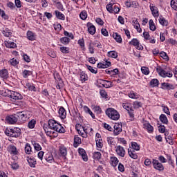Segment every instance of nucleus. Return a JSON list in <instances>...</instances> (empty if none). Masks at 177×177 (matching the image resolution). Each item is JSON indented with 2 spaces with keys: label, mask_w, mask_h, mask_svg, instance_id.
<instances>
[{
  "label": "nucleus",
  "mask_w": 177,
  "mask_h": 177,
  "mask_svg": "<svg viewBox=\"0 0 177 177\" xmlns=\"http://www.w3.org/2000/svg\"><path fill=\"white\" fill-rule=\"evenodd\" d=\"M48 125L44 124L43 128L46 135L49 136V138H51V139L57 138L59 135L57 132L59 133H64L66 132L64 127L53 119H50L48 120Z\"/></svg>",
  "instance_id": "1"
},
{
  "label": "nucleus",
  "mask_w": 177,
  "mask_h": 177,
  "mask_svg": "<svg viewBox=\"0 0 177 177\" xmlns=\"http://www.w3.org/2000/svg\"><path fill=\"white\" fill-rule=\"evenodd\" d=\"M156 72L162 78H172L174 77L172 69L169 67L158 66L156 67Z\"/></svg>",
  "instance_id": "2"
},
{
  "label": "nucleus",
  "mask_w": 177,
  "mask_h": 177,
  "mask_svg": "<svg viewBox=\"0 0 177 177\" xmlns=\"http://www.w3.org/2000/svg\"><path fill=\"white\" fill-rule=\"evenodd\" d=\"M32 116V113L30 111H23L17 113V117L21 124H25L27 122L28 120H30Z\"/></svg>",
  "instance_id": "3"
},
{
  "label": "nucleus",
  "mask_w": 177,
  "mask_h": 177,
  "mask_svg": "<svg viewBox=\"0 0 177 177\" xmlns=\"http://www.w3.org/2000/svg\"><path fill=\"white\" fill-rule=\"evenodd\" d=\"M5 133L11 138H19L21 135V129L19 127H8L6 129Z\"/></svg>",
  "instance_id": "4"
},
{
  "label": "nucleus",
  "mask_w": 177,
  "mask_h": 177,
  "mask_svg": "<svg viewBox=\"0 0 177 177\" xmlns=\"http://www.w3.org/2000/svg\"><path fill=\"white\" fill-rule=\"evenodd\" d=\"M105 114L110 118V120H113V121H118V120H120V113L114 108H108L105 111Z\"/></svg>",
  "instance_id": "5"
},
{
  "label": "nucleus",
  "mask_w": 177,
  "mask_h": 177,
  "mask_svg": "<svg viewBox=\"0 0 177 177\" xmlns=\"http://www.w3.org/2000/svg\"><path fill=\"white\" fill-rule=\"evenodd\" d=\"M122 106L124 110L128 111L129 115L130 118H133L135 117V113H133V108H132V103L129 102V101H124Z\"/></svg>",
  "instance_id": "6"
},
{
  "label": "nucleus",
  "mask_w": 177,
  "mask_h": 177,
  "mask_svg": "<svg viewBox=\"0 0 177 177\" xmlns=\"http://www.w3.org/2000/svg\"><path fill=\"white\" fill-rule=\"evenodd\" d=\"M7 151L12 156V157H17V156L20 154V150H19L17 147L13 144L8 145Z\"/></svg>",
  "instance_id": "7"
},
{
  "label": "nucleus",
  "mask_w": 177,
  "mask_h": 177,
  "mask_svg": "<svg viewBox=\"0 0 177 177\" xmlns=\"http://www.w3.org/2000/svg\"><path fill=\"white\" fill-rule=\"evenodd\" d=\"M152 165H153V168L156 171H158L159 172H162V171L165 169L164 165H162V163L160 162V160L157 159L152 160Z\"/></svg>",
  "instance_id": "8"
},
{
  "label": "nucleus",
  "mask_w": 177,
  "mask_h": 177,
  "mask_svg": "<svg viewBox=\"0 0 177 177\" xmlns=\"http://www.w3.org/2000/svg\"><path fill=\"white\" fill-rule=\"evenodd\" d=\"M19 118L16 117V114L14 115H8L6 117L5 121L6 124L9 125H15L16 122H17Z\"/></svg>",
  "instance_id": "9"
},
{
  "label": "nucleus",
  "mask_w": 177,
  "mask_h": 177,
  "mask_svg": "<svg viewBox=\"0 0 177 177\" xmlns=\"http://www.w3.org/2000/svg\"><path fill=\"white\" fill-rule=\"evenodd\" d=\"M7 92H8V97H10V99H13L14 100H21V99H23V96L19 92L10 90H7Z\"/></svg>",
  "instance_id": "10"
},
{
  "label": "nucleus",
  "mask_w": 177,
  "mask_h": 177,
  "mask_svg": "<svg viewBox=\"0 0 177 177\" xmlns=\"http://www.w3.org/2000/svg\"><path fill=\"white\" fill-rule=\"evenodd\" d=\"M88 135L92 136L93 135V129L91 127V126H84L83 129V133H82V138L86 139L88 138Z\"/></svg>",
  "instance_id": "11"
},
{
  "label": "nucleus",
  "mask_w": 177,
  "mask_h": 177,
  "mask_svg": "<svg viewBox=\"0 0 177 177\" xmlns=\"http://www.w3.org/2000/svg\"><path fill=\"white\" fill-rule=\"evenodd\" d=\"M115 151L117 156H118V157H122V158H124V157H125V155L127 154L125 148H124L121 145H117L115 147Z\"/></svg>",
  "instance_id": "12"
},
{
  "label": "nucleus",
  "mask_w": 177,
  "mask_h": 177,
  "mask_svg": "<svg viewBox=\"0 0 177 177\" xmlns=\"http://www.w3.org/2000/svg\"><path fill=\"white\" fill-rule=\"evenodd\" d=\"M129 45H131L132 46L136 47V49L138 50H143V46L140 44V41H139V39L136 38H133L129 42Z\"/></svg>",
  "instance_id": "13"
},
{
  "label": "nucleus",
  "mask_w": 177,
  "mask_h": 177,
  "mask_svg": "<svg viewBox=\"0 0 177 177\" xmlns=\"http://www.w3.org/2000/svg\"><path fill=\"white\" fill-rule=\"evenodd\" d=\"M142 35L146 42H149V44H156V39L153 36L151 37L150 33H149V32L145 31Z\"/></svg>",
  "instance_id": "14"
},
{
  "label": "nucleus",
  "mask_w": 177,
  "mask_h": 177,
  "mask_svg": "<svg viewBox=\"0 0 177 177\" xmlns=\"http://www.w3.org/2000/svg\"><path fill=\"white\" fill-rule=\"evenodd\" d=\"M149 9L151 12L152 16L155 19H157V17L160 16V10H158V8H157V6H155L153 3H150Z\"/></svg>",
  "instance_id": "15"
},
{
  "label": "nucleus",
  "mask_w": 177,
  "mask_h": 177,
  "mask_svg": "<svg viewBox=\"0 0 177 177\" xmlns=\"http://www.w3.org/2000/svg\"><path fill=\"white\" fill-rule=\"evenodd\" d=\"M142 125L144 129H146L149 133H153L154 132V127L148 121L143 120Z\"/></svg>",
  "instance_id": "16"
},
{
  "label": "nucleus",
  "mask_w": 177,
  "mask_h": 177,
  "mask_svg": "<svg viewBox=\"0 0 177 177\" xmlns=\"http://www.w3.org/2000/svg\"><path fill=\"white\" fill-rule=\"evenodd\" d=\"M111 66V62L109 59H104L102 62H100L97 64L98 68H109Z\"/></svg>",
  "instance_id": "17"
},
{
  "label": "nucleus",
  "mask_w": 177,
  "mask_h": 177,
  "mask_svg": "<svg viewBox=\"0 0 177 177\" xmlns=\"http://www.w3.org/2000/svg\"><path fill=\"white\" fill-rule=\"evenodd\" d=\"M86 27L88 34L91 35H95V34H96V27L94 26L93 24L88 22L86 24Z\"/></svg>",
  "instance_id": "18"
},
{
  "label": "nucleus",
  "mask_w": 177,
  "mask_h": 177,
  "mask_svg": "<svg viewBox=\"0 0 177 177\" xmlns=\"http://www.w3.org/2000/svg\"><path fill=\"white\" fill-rule=\"evenodd\" d=\"M113 129V133L115 136H117V135H120L122 132V124L121 123H115Z\"/></svg>",
  "instance_id": "19"
},
{
  "label": "nucleus",
  "mask_w": 177,
  "mask_h": 177,
  "mask_svg": "<svg viewBox=\"0 0 177 177\" xmlns=\"http://www.w3.org/2000/svg\"><path fill=\"white\" fill-rule=\"evenodd\" d=\"M59 117H60L61 120H65L67 117V111L64 109V107L61 106L58 111Z\"/></svg>",
  "instance_id": "20"
},
{
  "label": "nucleus",
  "mask_w": 177,
  "mask_h": 177,
  "mask_svg": "<svg viewBox=\"0 0 177 177\" xmlns=\"http://www.w3.org/2000/svg\"><path fill=\"white\" fill-rule=\"evenodd\" d=\"M44 159L49 164H52V162H55V158H53V154H52V153L50 152H48L47 153H46L44 156Z\"/></svg>",
  "instance_id": "21"
},
{
  "label": "nucleus",
  "mask_w": 177,
  "mask_h": 177,
  "mask_svg": "<svg viewBox=\"0 0 177 177\" xmlns=\"http://www.w3.org/2000/svg\"><path fill=\"white\" fill-rule=\"evenodd\" d=\"M78 153L80 156H81L83 160H84L85 162L88 161V155L86 154V151H85V149L82 148H79Z\"/></svg>",
  "instance_id": "22"
},
{
  "label": "nucleus",
  "mask_w": 177,
  "mask_h": 177,
  "mask_svg": "<svg viewBox=\"0 0 177 177\" xmlns=\"http://www.w3.org/2000/svg\"><path fill=\"white\" fill-rule=\"evenodd\" d=\"M4 45L6 48H8L9 49H15V48H17V44L12 41H5Z\"/></svg>",
  "instance_id": "23"
},
{
  "label": "nucleus",
  "mask_w": 177,
  "mask_h": 177,
  "mask_svg": "<svg viewBox=\"0 0 177 177\" xmlns=\"http://www.w3.org/2000/svg\"><path fill=\"white\" fill-rule=\"evenodd\" d=\"M27 161L31 168H35V165H37V160H35L34 157H27Z\"/></svg>",
  "instance_id": "24"
},
{
  "label": "nucleus",
  "mask_w": 177,
  "mask_h": 177,
  "mask_svg": "<svg viewBox=\"0 0 177 177\" xmlns=\"http://www.w3.org/2000/svg\"><path fill=\"white\" fill-rule=\"evenodd\" d=\"M109 162L112 167H117V165H118V162H120V160L116 156H111Z\"/></svg>",
  "instance_id": "25"
},
{
  "label": "nucleus",
  "mask_w": 177,
  "mask_h": 177,
  "mask_svg": "<svg viewBox=\"0 0 177 177\" xmlns=\"http://www.w3.org/2000/svg\"><path fill=\"white\" fill-rule=\"evenodd\" d=\"M129 156L133 160H138V153L133 149L129 148L127 149Z\"/></svg>",
  "instance_id": "26"
},
{
  "label": "nucleus",
  "mask_w": 177,
  "mask_h": 177,
  "mask_svg": "<svg viewBox=\"0 0 177 177\" xmlns=\"http://www.w3.org/2000/svg\"><path fill=\"white\" fill-rule=\"evenodd\" d=\"M162 89H167L168 91H171V89H175V86L174 84L163 82L161 84Z\"/></svg>",
  "instance_id": "27"
},
{
  "label": "nucleus",
  "mask_w": 177,
  "mask_h": 177,
  "mask_svg": "<svg viewBox=\"0 0 177 177\" xmlns=\"http://www.w3.org/2000/svg\"><path fill=\"white\" fill-rule=\"evenodd\" d=\"M0 77L3 80H8L9 77V72L8 71V69L4 68L0 70Z\"/></svg>",
  "instance_id": "28"
},
{
  "label": "nucleus",
  "mask_w": 177,
  "mask_h": 177,
  "mask_svg": "<svg viewBox=\"0 0 177 177\" xmlns=\"http://www.w3.org/2000/svg\"><path fill=\"white\" fill-rule=\"evenodd\" d=\"M59 151L62 157H66V156H67V148L64 145L59 147Z\"/></svg>",
  "instance_id": "29"
},
{
  "label": "nucleus",
  "mask_w": 177,
  "mask_h": 177,
  "mask_svg": "<svg viewBox=\"0 0 177 177\" xmlns=\"http://www.w3.org/2000/svg\"><path fill=\"white\" fill-rule=\"evenodd\" d=\"M112 37L118 44H122V37H121L120 34L118 32H113Z\"/></svg>",
  "instance_id": "30"
},
{
  "label": "nucleus",
  "mask_w": 177,
  "mask_h": 177,
  "mask_svg": "<svg viewBox=\"0 0 177 177\" xmlns=\"http://www.w3.org/2000/svg\"><path fill=\"white\" fill-rule=\"evenodd\" d=\"M128 96L130 99H134V100H138L139 99V97H140V95L138 94V93L133 91H131L129 93H128Z\"/></svg>",
  "instance_id": "31"
},
{
  "label": "nucleus",
  "mask_w": 177,
  "mask_h": 177,
  "mask_svg": "<svg viewBox=\"0 0 177 177\" xmlns=\"http://www.w3.org/2000/svg\"><path fill=\"white\" fill-rule=\"evenodd\" d=\"M108 57H111V59H117L118 57V52L115 50L109 51L106 54Z\"/></svg>",
  "instance_id": "32"
},
{
  "label": "nucleus",
  "mask_w": 177,
  "mask_h": 177,
  "mask_svg": "<svg viewBox=\"0 0 177 177\" xmlns=\"http://www.w3.org/2000/svg\"><path fill=\"white\" fill-rule=\"evenodd\" d=\"M82 143V140H81V138H80V136L77 135L75 136L73 142L74 147H78V146H80Z\"/></svg>",
  "instance_id": "33"
},
{
  "label": "nucleus",
  "mask_w": 177,
  "mask_h": 177,
  "mask_svg": "<svg viewBox=\"0 0 177 177\" xmlns=\"http://www.w3.org/2000/svg\"><path fill=\"white\" fill-rule=\"evenodd\" d=\"M131 147H130V149L131 150H134L135 151H139L140 150V145H139L136 142H131Z\"/></svg>",
  "instance_id": "34"
},
{
  "label": "nucleus",
  "mask_w": 177,
  "mask_h": 177,
  "mask_svg": "<svg viewBox=\"0 0 177 177\" xmlns=\"http://www.w3.org/2000/svg\"><path fill=\"white\" fill-rule=\"evenodd\" d=\"M158 21L161 26H168V21L165 19V18L163 17L162 15L159 16Z\"/></svg>",
  "instance_id": "35"
},
{
  "label": "nucleus",
  "mask_w": 177,
  "mask_h": 177,
  "mask_svg": "<svg viewBox=\"0 0 177 177\" xmlns=\"http://www.w3.org/2000/svg\"><path fill=\"white\" fill-rule=\"evenodd\" d=\"M55 16L59 20H66V16L59 10L55 11Z\"/></svg>",
  "instance_id": "36"
},
{
  "label": "nucleus",
  "mask_w": 177,
  "mask_h": 177,
  "mask_svg": "<svg viewBox=\"0 0 177 177\" xmlns=\"http://www.w3.org/2000/svg\"><path fill=\"white\" fill-rule=\"evenodd\" d=\"M84 127L81 125L80 124H77L75 125V129L78 132V134L80 136H82V133L84 132Z\"/></svg>",
  "instance_id": "37"
},
{
  "label": "nucleus",
  "mask_w": 177,
  "mask_h": 177,
  "mask_svg": "<svg viewBox=\"0 0 177 177\" xmlns=\"http://www.w3.org/2000/svg\"><path fill=\"white\" fill-rule=\"evenodd\" d=\"M159 120L162 124L168 125V118H167V115H165V114H161L159 117Z\"/></svg>",
  "instance_id": "38"
},
{
  "label": "nucleus",
  "mask_w": 177,
  "mask_h": 177,
  "mask_svg": "<svg viewBox=\"0 0 177 177\" xmlns=\"http://www.w3.org/2000/svg\"><path fill=\"white\" fill-rule=\"evenodd\" d=\"M149 30L151 31H156L157 30V26H156V24L154 23V21L153 19H149Z\"/></svg>",
  "instance_id": "39"
},
{
  "label": "nucleus",
  "mask_w": 177,
  "mask_h": 177,
  "mask_svg": "<svg viewBox=\"0 0 177 177\" xmlns=\"http://www.w3.org/2000/svg\"><path fill=\"white\" fill-rule=\"evenodd\" d=\"M35 125H37V120L32 119L28 123V128H29V129H34L35 128Z\"/></svg>",
  "instance_id": "40"
},
{
  "label": "nucleus",
  "mask_w": 177,
  "mask_h": 177,
  "mask_svg": "<svg viewBox=\"0 0 177 177\" xmlns=\"http://www.w3.org/2000/svg\"><path fill=\"white\" fill-rule=\"evenodd\" d=\"M25 153L26 154H32V148H31V145L29 143H26L25 145Z\"/></svg>",
  "instance_id": "41"
},
{
  "label": "nucleus",
  "mask_w": 177,
  "mask_h": 177,
  "mask_svg": "<svg viewBox=\"0 0 177 177\" xmlns=\"http://www.w3.org/2000/svg\"><path fill=\"white\" fill-rule=\"evenodd\" d=\"M2 34L4 37H9L12 35V30L9 28H6L3 31Z\"/></svg>",
  "instance_id": "42"
},
{
  "label": "nucleus",
  "mask_w": 177,
  "mask_h": 177,
  "mask_svg": "<svg viewBox=\"0 0 177 177\" xmlns=\"http://www.w3.org/2000/svg\"><path fill=\"white\" fill-rule=\"evenodd\" d=\"M150 86H152V88H156L160 85V81L158 80V79H152L150 81Z\"/></svg>",
  "instance_id": "43"
},
{
  "label": "nucleus",
  "mask_w": 177,
  "mask_h": 177,
  "mask_svg": "<svg viewBox=\"0 0 177 177\" xmlns=\"http://www.w3.org/2000/svg\"><path fill=\"white\" fill-rule=\"evenodd\" d=\"M80 75V80L82 82V84H84L85 81H88V75H86V73H85L84 72H81Z\"/></svg>",
  "instance_id": "44"
},
{
  "label": "nucleus",
  "mask_w": 177,
  "mask_h": 177,
  "mask_svg": "<svg viewBox=\"0 0 177 177\" xmlns=\"http://www.w3.org/2000/svg\"><path fill=\"white\" fill-rule=\"evenodd\" d=\"M27 38L29 39V41H35V34L31 31H28Z\"/></svg>",
  "instance_id": "45"
},
{
  "label": "nucleus",
  "mask_w": 177,
  "mask_h": 177,
  "mask_svg": "<svg viewBox=\"0 0 177 177\" xmlns=\"http://www.w3.org/2000/svg\"><path fill=\"white\" fill-rule=\"evenodd\" d=\"M22 75L24 78H28L30 75H32V71L25 69L22 72Z\"/></svg>",
  "instance_id": "46"
},
{
  "label": "nucleus",
  "mask_w": 177,
  "mask_h": 177,
  "mask_svg": "<svg viewBox=\"0 0 177 177\" xmlns=\"http://www.w3.org/2000/svg\"><path fill=\"white\" fill-rule=\"evenodd\" d=\"M97 150H100L103 147V139L95 140Z\"/></svg>",
  "instance_id": "47"
},
{
  "label": "nucleus",
  "mask_w": 177,
  "mask_h": 177,
  "mask_svg": "<svg viewBox=\"0 0 177 177\" xmlns=\"http://www.w3.org/2000/svg\"><path fill=\"white\" fill-rule=\"evenodd\" d=\"M77 44L82 50H85V40L84 38L80 39L77 41Z\"/></svg>",
  "instance_id": "48"
},
{
  "label": "nucleus",
  "mask_w": 177,
  "mask_h": 177,
  "mask_svg": "<svg viewBox=\"0 0 177 177\" xmlns=\"http://www.w3.org/2000/svg\"><path fill=\"white\" fill-rule=\"evenodd\" d=\"M159 56L160 57H162V59H163V60H165L166 62H168V60H169V57H168V55L167 54V53H165L164 51H161L159 53Z\"/></svg>",
  "instance_id": "49"
},
{
  "label": "nucleus",
  "mask_w": 177,
  "mask_h": 177,
  "mask_svg": "<svg viewBox=\"0 0 177 177\" xmlns=\"http://www.w3.org/2000/svg\"><path fill=\"white\" fill-rule=\"evenodd\" d=\"M59 41L63 45H68V44H70V38L66 37L61 38Z\"/></svg>",
  "instance_id": "50"
},
{
  "label": "nucleus",
  "mask_w": 177,
  "mask_h": 177,
  "mask_svg": "<svg viewBox=\"0 0 177 177\" xmlns=\"http://www.w3.org/2000/svg\"><path fill=\"white\" fill-rule=\"evenodd\" d=\"M80 17L82 20H86L88 18V12L86 10H83L80 14Z\"/></svg>",
  "instance_id": "51"
},
{
  "label": "nucleus",
  "mask_w": 177,
  "mask_h": 177,
  "mask_svg": "<svg viewBox=\"0 0 177 177\" xmlns=\"http://www.w3.org/2000/svg\"><path fill=\"white\" fill-rule=\"evenodd\" d=\"M102 85L104 88H111V86H113V82L107 80H103Z\"/></svg>",
  "instance_id": "52"
},
{
  "label": "nucleus",
  "mask_w": 177,
  "mask_h": 177,
  "mask_svg": "<svg viewBox=\"0 0 177 177\" xmlns=\"http://www.w3.org/2000/svg\"><path fill=\"white\" fill-rule=\"evenodd\" d=\"M60 52L62 53H64L65 55H67V53H70V48L69 47H66V46H62L59 48Z\"/></svg>",
  "instance_id": "53"
},
{
  "label": "nucleus",
  "mask_w": 177,
  "mask_h": 177,
  "mask_svg": "<svg viewBox=\"0 0 177 177\" xmlns=\"http://www.w3.org/2000/svg\"><path fill=\"white\" fill-rule=\"evenodd\" d=\"M54 30L57 31V32H59V31L62 30V24H60L59 22H55L53 24Z\"/></svg>",
  "instance_id": "54"
},
{
  "label": "nucleus",
  "mask_w": 177,
  "mask_h": 177,
  "mask_svg": "<svg viewBox=\"0 0 177 177\" xmlns=\"http://www.w3.org/2000/svg\"><path fill=\"white\" fill-rule=\"evenodd\" d=\"M141 71L145 75H149V74H150V69L147 66L141 67Z\"/></svg>",
  "instance_id": "55"
},
{
  "label": "nucleus",
  "mask_w": 177,
  "mask_h": 177,
  "mask_svg": "<svg viewBox=\"0 0 177 177\" xmlns=\"http://www.w3.org/2000/svg\"><path fill=\"white\" fill-rule=\"evenodd\" d=\"M0 16L4 20H9V16L6 15L5 11L0 8Z\"/></svg>",
  "instance_id": "56"
},
{
  "label": "nucleus",
  "mask_w": 177,
  "mask_h": 177,
  "mask_svg": "<svg viewBox=\"0 0 177 177\" xmlns=\"http://www.w3.org/2000/svg\"><path fill=\"white\" fill-rule=\"evenodd\" d=\"M167 158L169 165H171L173 168H175V162L174 161V160H172V157H171V156L169 155H167Z\"/></svg>",
  "instance_id": "57"
},
{
  "label": "nucleus",
  "mask_w": 177,
  "mask_h": 177,
  "mask_svg": "<svg viewBox=\"0 0 177 177\" xmlns=\"http://www.w3.org/2000/svg\"><path fill=\"white\" fill-rule=\"evenodd\" d=\"M93 158L94 160H96L97 161L100 160L102 158V153L100 152H94L93 155Z\"/></svg>",
  "instance_id": "58"
},
{
  "label": "nucleus",
  "mask_w": 177,
  "mask_h": 177,
  "mask_svg": "<svg viewBox=\"0 0 177 177\" xmlns=\"http://www.w3.org/2000/svg\"><path fill=\"white\" fill-rule=\"evenodd\" d=\"M86 67L88 70H89V71L93 74H97V68H93V66H91L89 65H86Z\"/></svg>",
  "instance_id": "59"
},
{
  "label": "nucleus",
  "mask_w": 177,
  "mask_h": 177,
  "mask_svg": "<svg viewBox=\"0 0 177 177\" xmlns=\"http://www.w3.org/2000/svg\"><path fill=\"white\" fill-rule=\"evenodd\" d=\"M165 139H166V142H167L169 145H174V138H172V136H166Z\"/></svg>",
  "instance_id": "60"
},
{
  "label": "nucleus",
  "mask_w": 177,
  "mask_h": 177,
  "mask_svg": "<svg viewBox=\"0 0 177 177\" xmlns=\"http://www.w3.org/2000/svg\"><path fill=\"white\" fill-rule=\"evenodd\" d=\"M162 109L163 110V113H165L167 115H171V112L169 111V108H168V106L162 104Z\"/></svg>",
  "instance_id": "61"
},
{
  "label": "nucleus",
  "mask_w": 177,
  "mask_h": 177,
  "mask_svg": "<svg viewBox=\"0 0 177 177\" xmlns=\"http://www.w3.org/2000/svg\"><path fill=\"white\" fill-rule=\"evenodd\" d=\"M100 95L103 97V99H109V95H107V92L104 90H101L100 91Z\"/></svg>",
  "instance_id": "62"
},
{
  "label": "nucleus",
  "mask_w": 177,
  "mask_h": 177,
  "mask_svg": "<svg viewBox=\"0 0 177 177\" xmlns=\"http://www.w3.org/2000/svg\"><path fill=\"white\" fill-rule=\"evenodd\" d=\"M107 142L109 145H110L111 146H114V145H115V141L114 140V138L112 137H108Z\"/></svg>",
  "instance_id": "63"
},
{
  "label": "nucleus",
  "mask_w": 177,
  "mask_h": 177,
  "mask_svg": "<svg viewBox=\"0 0 177 177\" xmlns=\"http://www.w3.org/2000/svg\"><path fill=\"white\" fill-rule=\"evenodd\" d=\"M171 7L174 10H177V1L175 0H171Z\"/></svg>",
  "instance_id": "64"
}]
</instances>
